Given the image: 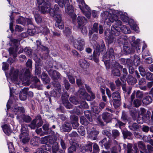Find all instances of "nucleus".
I'll return each mask as SVG.
<instances>
[{"label":"nucleus","mask_w":153,"mask_h":153,"mask_svg":"<svg viewBox=\"0 0 153 153\" xmlns=\"http://www.w3.org/2000/svg\"><path fill=\"white\" fill-rule=\"evenodd\" d=\"M101 16L104 20L105 23L110 26V22H115V23L111 27V33L115 36H118L120 34L121 30L120 27L122 24V22L118 20L117 15L109 13L107 11H103L101 14Z\"/></svg>","instance_id":"f257e3e1"},{"label":"nucleus","mask_w":153,"mask_h":153,"mask_svg":"<svg viewBox=\"0 0 153 153\" xmlns=\"http://www.w3.org/2000/svg\"><path fill=\"white\" fill-rule=\"evenodd\" d=\"M9 75L11 79L16 81L18 77L22 82L28 80L30 76V71L29 69H24L19 72L17 70H15L14 68H12Z\"/></svg>","instance_id":"f03ea898"},{"label":"nucleus","mask_w":153,"mask_h":153,"mask_svg":"<svg viewBox=\"0 0 153 153\" xmlns=\"http://www.w3.org/2000/svg\"><path fill=\"white\" fill-rule=\"evenodd\" d=\"M59 8L57 4H55L53 9L50 10L49 14L52 16L54 17L56 21L55 26L59 29H63L64 27L62 22V15L59 11Z\"/></svg>","instance_id":"7ed1b4c3"},{"label":"nucleus","mask_w":153,"mask_h":153,"mask_svg":"<svg viewBox=\"0 0 153 153\" xmlns=\"http://www.w3.org/2000/svg\"><path fill=\"white\" fill-rule=\"evenodd\" d=\"M50 1L51 0H45L44 2L43 3V4L40 6L39 8L41 13H49L50 10L53 8L50 9L51 6Z\"/></svg>","instance_id":"20e7f679"},{"label":"nucleus","mask_w":153,"mask_h":153,"mask_svg":"<svg viewBox=\"0 0 153 153\" xmlns=\"http://www.w3.org/2000/svg\"><path fill=\"white\" fill-rule=\"evenodd\" d=\"M85 44L84 39L80 38L75 39V42L74 43V47L80 51L83 50L85 47Z\"/></svg>","instance_id":"39448f33"},{"label":"nucleus","mask_w":153,"mask_h":153,"mask_svg":"<svg viewBox=\"0 0 153 153\" xmlns=\"http://www.w3.org/2000/svg\"><path fill=\"white\" fill-rule=\"evenodd\" d=\"M113 102V105L114 107L116 108L120 105L119 101L121 100V97L120 94L118 91L113 92L111 94Z\"/></svg>","instance_id":"423d86ee"},{"label":"nucleus","mask_w":153,"mask_h":153,"mask_svg":"<svg viewBox=\"0 0 153 153\" xmlns=\"http://www.w3.org/2000/svg\"><path fill=\"white\" fill-rule=\"evenodd\" d=\"M79 6L82 12L88 18H89L91 16V10L90 8L88 5L85 4V2L84 4L79 5Z\"/></svg>","instance_id":"0eeeda50"},{"label":"nucleus","mask_w":153,"mask_h":153,"mask_svg":"<svg viewBox=\"0 0 153 153\" xmlns=\"http://www.w3.org/2000/svg\"><path fill=\"white\" fill-rule=\"evenodd\" d=\"M78 94L80 97L83 99H86L88 101H90L91 100V96L85 91L84 88H80L78 91Z\"/></svg>","instance_id":"6e6552de"},{"label":"nucleus","mask_w":153,"mask_h":153,"mask_svg":"<svg viewBox=\"0 0 153 153\" xmlns=\"http://www.w3.org/2000/svg\"><path fill=\"white\" fill-rule=\"evenodd\" d=\"M88 133L89 134L90 137H93V139H96V137L99 134V132L96 130L93 127H90L88 126L87 128Z\"/></svg>","instance_id":"1a4fd4ad"},{"label":"nucleus","mask_w":153,"mask_h":153,"mask_svg":"<svg viewBox=\"0 0 153 153\" xmlns=\"http://www.w3.org/2000/svg\"><path fill=\"white\" fill-rule=\"evenodd\" d=\"M68 95L66 94L62 96V98L63 104L68 109H70L72 107V105L68 101Z\"/></svg>","instance_id":"9d476101"},{"label":"nucleus","mask_w":153,"mask_h":153,"mask_svg":"<svg viewBox=\"0 0 153 153\" xmlns=\"http://www.w3.org/2000/svg\"><path fill=\"white\" fill-rule=\"evenodd\" d=\"M48 74L53 80L61 79V75L58 71L55 70H50L48 71Z\"/></svg>","instance_id":"9b49d317"},{"label":"nucleus","mask_w":153,"mask_h":153,"mask_svg":"<svg viewBox=\"0 0 153 153\" xmlns=\"http://www.w3.org/2000/svg\"><path fill=\"white\" fill-rule=\"evenodd\" d=\"M65 12L69 15H70L74 12L73 6L69 5V0H65Z\"/></svg>","instance_id":"f8f14e48"},{"label":"nucleus","mask_w":153,"mask_h":153,"mask_svg":"<svg viewBox=\"0 0 153 153\" xmlns=\"http://www.w3.org/2000/svg\"><path fill=\"white\" fill-rule=\"evenodd\" d=\"M114 52L113 49L112 48H110L107 51L106 54L103 56V58L104 60L109 58L114 59Z\"/></svg>","instance_id":"ddd939ff"},{"label":"nucleus","mask_w":153,"mask_h":153,"mask_svg":"<svg viewBox=\"0 0 153 153\" xmlns=\"http://www.w3.org/2000/svg\"><path fill=\"white\" fill-rule=\"evenodd\" d=\"M17 118L19 120L20 123L21 122L20 119H22L24 122L27 123L30 122L32 120L31 117L30 116L25 115L24 113L22 114L21 115H17Z\"/></svg>","instance_id":"4468645a"},{"label":"nucleus","mask_w":153,"mask_h":153,"mask_svg":"<svg viewBox=\"0 0 153 153\" xmlns=\"http://www.w3.org/2000/svg\"><path fill=\"white\" fill-rule=\"evenodd\" d=\"M112 114L107 112L104 113L102 115L103 119L106 123L110 122L112 119Z\"/></svg>","instance_id":"2eb2a0df"},{"label":"nucleus","mask_w":153,"mask_h":153,"mask_svg":"<svg viewBox=\"0 0 153 153\" xmlns=\"http://www.w3.org/2000/svg\"><path fill=\"white\" fill-rule=\"evenodd\" d=\"M28 90V88H25L20 91L19 97L21 100H25L26 99V95Z\"/></svg>","instance_id":"dca6fc26"},{"label":"nucleus","mask_w":153,"mask_h":153,"mask_svg":"<svg viewBox=\"0 0 153 153\" xmlns=\"http://www.w3.org/2000/svg\"><path fill=\"white\" fill-rule=\"evenodd\" d=\"M118 15L123 22H129L130 20H129V18L128 17L127 14L126 13H123L120 11L118 12Z\"/></svg>","instance_id":"f3484780"},{"label":"nucleus","mask_w":153,"mask_h":153,"mask_svg":"<svg viewBox=\"0 0 153 153\" xmlns=\"http://www.w3.org/2000/svg\"><path fill=\"white\" fill-rule=\"evenodd\" d=\"M13 109L15 114H17V115L23 114L25 112L24 108L21 107L15 106L13 108Z\"/></svg>","instance_id":"a211bd4d"},{"label":"nucleus","mask_w":153,"mask_h":153,"mask_svg":"<svg viewBox=\"0 0 153 153\" xmlns=\"http://www.w3.org/2000/svg\"><path fill=\"white\" fill-rule=\"evenodd\" d=\"M79 64L80 66L83 69L88 68L89 66V63L84 59H80L79 61Z\"/></svg>","instance_id":"6ab92c4d"},{"label":"nucleus","mask_w":153,"mask_h":153,"mask_svg":"<svg viewBox=\"0 0 153 153\" xmlns=\"http://www.w3.org/2000/svg\"><path fill=\"white\" fill-rule=\"evenodd\" d=\"M62 128L64 131H69L72 129L71 125L69 123H66L62 125Z\"/></svg>","instance_id":"aec40b11"},{"label":"nucleus","mask_w":153,"mask_h":153,"mask_svg":"<svg viewBox=\"0 0 153 153\" xmlns=\"http://www.w3.org/2000/svg\"><path fill=\"white\" fill-rule=\"evenodd\" d=\"M41 78L44 83L45 84L49 83L50 81V79L48 77L47 74L44 72H42Z\"/></svg>","instance_id":"412c9836"},{"label":"nucleus","mask_w":153,"mask_h":153,"mask_svg":"<svg viewBox=\"0 0 153 153\" xmlns=\"http://www.w3.org/2000/svg\"><path fill=\"white\" fill-rule=\"evenodd\" d=\"M128 83L130 85H133L136 83V79L133 77L131 75H129L127 79Z\"/></svg>","instance_id":"4be33fe9"},{"label":"nucleus","mask_w":153,"mask_h":153,"mask_svg":"<svg viewBox=\"0 0 153 153\" xmlns=\"http://www.w3.org/2000/svg\"><path fill=\"white\" fill-rule=\"evenodd\" d=\"M77 22L79 26L80 27L84 23L87 22V20L83 16H78L77 18Z\"/></svg>","instance_id":"5701e85b"},{"label":"nucleus","mask_w":153,"mask_h":153,"mask_svg":"<svg viewBox=\"0 0 153 153\" xmlns=\"http://www.w3.org/2000/svg\"><path fill=\"white\" fill-rule=\"evenodd\" d=\"M120 134V132L117 129H114L111 132V136L114 139H117Z\"/></svg>","instance_id":"b1692460"},{"label":"nucleus","mask_w":153,"mask_h":153,"mask_svg":"<svg viewBox=\"0 0 153 153\" xmlns=\"http://www.w3.org/2000/svg\"><path fill=\"white\" fill-rule=\"evenodd\" d=\"M1 127L3 129L4 132L6 134L9 135L11 132V130L10 127L7 125L2 126Z\"/></svg>","instance_id":"393cba45"},{"label":"nucleus","mask_w":153,"mask_h":153,"mask_svg":"<svg viewBox=\"0 0 153 153\" xmlns=\"http://www.w3.org/2000/svg\"><path fill=\"white\" fill-rule=\"evenodd\" d=\"M152 100L151 97L148 96L143 99L142 101L143 104L147 105L151 103Z\"/></svg>","instance_id":"a878e982"},{"label":"nucleus","mask_w":153,"mask_h":153,"mask_svg":"<svg viewBox=\"0 0 153 153\" xmlns=\"http://www.w3.org/2000/svg\"><path fill=\"white\" fill-rule=\"evenodd\" d=\"M105 49V44L103 42H102L101 44V47L99 44L97 45L96 51L97 52H101L103 51Z\"/></svg>","instance_id":"bb28decb"},{"label":"nucleus","mask_w":153,"mask_h":153,"mask_svg":"<svg viewBox=\"0 0 153 153\" xmlns=\"http://www.w3.org/2000/svg\"><path fill=\"white\" fill-rule=\"evenodd\" d=\"M35 120H36V123H37L36 125V127H39L42 125L43 122L40 116L38 115L37 116Z\"/></svg>","instance_id":"cd10ccee"},{"label":"nucleus","mask_w":153,"mask_h":153,"mask_svg":"<svg viewBox=\"0 0 153 153\" xmlns=\"http://www.w3.org/2000/svg\"><path fill=\"white\" fill-rule=\"evenodd\" d=\"M121 151L120 145H119L113 147L111 149V153H118Z\"/></svg>","instance_id":"c85d7f7f"},{"label":"nucleus","mask_w":153,"mask_h":153,"mask_svg":"<svg viewBox=\"0 0 153 153\" xmlns=\"http://www.w3.org/2000/svg\"><path fill=\"white\" fill-rule=\"evenodd\" d=\"M85 116L87 119L91 122L93 121V119L92 117L90 111L86 110L84 111Z\"/></svg>","instance_id":"c756f323"},{"label":"nucleus","mask_w":153,"mask_h":153,"mask_svg":"<svg viewBox=\"0 0 153 153\" xmlns=\"http://www.w3.org/2000/svg\"><path fill=\"white\" fill-rule=\"evenodd\" d=\"M48 127V124H44L42 126L43 128L45 131V134H49L51 133V129L49 128Z\"/></svg>","instance_id":"7c9ffc66"},{"label":"nucleus","mask_w":153,"mask_h":153,"mask_svg":"<svg viewBox=\"0 0 153 153\" xmlns=\"http://www.w3.org/2000/svg\"><path fill=\"white\" fill-rule=\"evenodd\" d=\"M120 28L122 31L125 34H128L131 33V31L130 29L125 25L122 26L120 27Z\"/></svg>","instance_id":"2f4dec72"},{"label":"nucleus","mask_w":153,"mask_h":153,"mask_svg":"<svg viewBox=\"0 0 153 153\" xmlns=\"http://www.w3.org/2000/svg\"><path fill=\"white\" fill-rule=\"evenodd\" d=\"M122 133L124 139L126 138L129 139V137L131 136L132 134L131 132L127 131H122Z\"/></svg>","instance_id":"473e14b6"},{"label":"nucleus","mask_w":153,"mask_h":153,"mask_svg":"<svg viewBox=\"0 0 153 153\" xmlns=\"http://www.w3.org/2000/svg\"><path fill=\"white\" fill-rule=\"evenodd\" d=\"M107 42L109 44L115 43V39L113 35H111L108 36L107 38Z\"/></svg>","instance_id":"72a5a7b5"},{"label":"nucleus","mask_w":153,"mask_h":153,"mask_svg":"<svg viewBox=\"0 0 153 153\" xmlns=\"http://www.w3.org/2000/svg\"><path fill=\"white\" fill-rule=\"evenodd\" d=\"M17 50L16 48L14 49L12 48H10L9 49V52L10 55H12L14 58L16 57V52Z\"/></svg>","instance_id":"f704fd0d"},{"label":"nucleus","mask_w":153,"mask_h":153,"mask_svg":"<svg viewBox=\"0 0 153 153\" xmlns=\"http://www.w3.org/2000/svg\"><path fill=\"white\" fill-rule=\"evenodd\" d=\"M22 136L21 135H19V138L21 139L22 142L24 144H25L28 143L30 139L29 137H24L23 136Z\"/></svg>","instance_id":"c9c22d12"},{"label":"nucleus","mask_w":153,"mask_h":153,"mask_svg":"<svg viewBox=\"0 0 153 153\" xmlns=\"http://www.w3.org/2000/svg\"><path fill=\"white\" fill-rule=\"evenodd\" d=\"M78 131L81 136H83L85 134L84 128L82 126H80L78 129Z\"/></svg>","instance_id":"e433bc0d"},{"label":"nucleus","mask_w":153,"mask_h":153,"mask_svg":"<svg viewBox=\"0 0 153 153\" xmlns=\"http://www.w3.org/2000/svg\"><path fill=\"white\" fill-rule=\"evenodd\" d=\"M142 103L141 101L138 99H136L133 102V105L136 107H138L140 106Z\"/></svg>","instance_id":"4c0bfd02"},{"label":"nucleus","mask_w":153,"mask_h":153,"mask_svg":"<svg viewBox=\"0 0 153 153\" xmlns=\"http://www.w3.org/2000/svg\"><path fill=\"white\" fill-rule=\"evenodd\" d=\"M123 50L127 54L133 53L134 52V50H130V48L128 46H123Z\"/></svg>","instance_id":"58836bf2"},{"label":"nucleus","mask_w":153,"mask_h":153,"mask_svg":"<svg viewBox=\"0 0 153 153\" xmlns=\"http://www.w3.org/2000/svg\"><path fill=\"white\" fill-rule=\"evenodd\" d=\"M133 22V21L132 20H130L129 22H128L129 24L131 26V29L136 31H138V27L137 25L136 24H134L133 23L131 24L130 22Z\"/></svg>","instance_id":"ea45409f"},{"label":"nucleus","mask_w":153,"mask_h":153,"mask_svg":"<svg viewBox=\"0 0 153 153\" xmlns=\"http://www.w3.org/2000/svg\"><path fill=\"white\" fill-rule=\"evenodd\" d=\"M8 147L10 153H14V148L12 142H9L8 144Z\"/></svg>","instance_id":"a19ab883"},{"label":"nucleus","mask_w":153,"mask_h":153,"mask_svg":"<svg viewBox=\"0 0 153 153\" xmlns=\"http://www.w3.org/2000/svg\"><path fill=\"white\" fill-rule=\"evenodd\" d=\"M112 74L115 76H119L120 75V71L118 69L115 68L112 71Z\"/></svg>","instance_id":"79ce46f5"},{"label":"nucleus","mask_w":153,"mask_h":153,"mask_svg":"<svg viewBox=\"0 0 153 153\" xmlns=\"http://www.w3.org/2000/svg\"><path fill=\"white\" fill-rule=\"evenodd\" d=\"M80 104V105L79 106V107L81 108H87L88 107L87 104L85 101L81 102Z\"/></svg>","instance_id":"37998d69"},{"label":"nucleus","mask_w":153,"mask_h":153,"mask_svg":"<svg viewBox=\"0 0 153 153\" xmlns=\"http://www.w3.org/2000/svg\"><path fill=\"white\" fill-rule=\"evenodd\" d=\"M92 143L88 141L87 144L85 146L87 151H91L92 150Z\"/></svg>","instance_id":"c03bdc74"},{"label":"nucleus","mask_w":153,"mask_h":153,"mask_svg":"<svg viewBox=\"0 0 153 153\" xmlns=\"http://www.w3.org/2000/svg\"><path fill=\"white\" fill-rule=\"evenodd\" d=\"M69 100L71 102L75 105H77L79 103V101L77 98L75 97H70Z\"/></svg>","instance_id":"a18cd8bd"},{"label":"nucleus","mask_w":153,"mask_h":153,"mask_svg":"<svg viewBox=\"0 0 153 153\" xmlns=\"http://www.w3.org/2000/svg\"><path fill=\"white\" fill-rule=\"evenodd\" d=\"M80 122L82 125H87L88 124V122L83 116H82L80 117Z\"/></svg>","instance_id":"49530a36"},{"label":"nucleus","mask_w":153,"mask_h":153,"mask_svg":"<svg viewBox=\"0 0 153 153\" xmlns=\"http://www.w3.org/2000/svg\"><path fill=\"white\" fill-rule=\"evenodd\" d=\"M36 120L35 119L33 120L31 122L30 124L28 125V126L30 127L31 129H34L36 127Z\"/></svg>","instance_id":"de8ad7c7"},{"label":"nucleus","mask_w":153,"mask_h":153,"mask_svg":"<svg viewBox=\"0 0 153 153\" xmlns=\"http://www.w3.org/2000/svg\"><path fill=\"white\" fill-rule=\"evenodd\" d=\"M52 149L53 153H56V152L58 150L59 147L57 142L55 143L52 146Z\"/></svg>","instance_id":"09e8293b"},{"label":"nucleus","mask_w":153,"mask_h":153,"mask_svg":"<svg viewBox=\"0 0 153 153\" xmlns=\"http://www.w3.org/2000/svg\"><path fill=\"white\" fill-rule=\"evenodd\" d=\"M64 33L67 37L69 36L71 34V31L69 27H65L64 30Z\"/></svg>","instance_id":"8fccbe9b"},{"label":"nucleus","mask_w":153,"mask_h":153,"mask_svg":"<svg viewBox=\"0 0 153 153\" xmlns=\"http://www.w3.org/2000/svg\"><path fill=\"white\" fill-rule=\"evenodd\" d=\"M21 132H29L27 126L26 125H22V127L21 129Z\"/></svg>","instance_id":"3c124183"},{"label":"nucleus","mask_w":153,"mask_h":153,"mask_svg":"<svg viewBox=\"0 0 153 153\" xmlns=\"http://www.w3.org/2000/svg\"><path fill=\"white\" fill-rule=\"evenodd\" d=\"M139 125L135 123H134L132 126H129L130 129L133 131L139 128Z\"/></svg>","instance_id":"603ef678"},{"label":"nucleus","mask_w":153,"mask_h":153,"mask_svg":"<svg viewBox=\"0 0 153 153\" xmlns=\"http://www.w3.org/2000/svg\"><path fill=\"white\" fill-rule=\"evenodd\" d=\"M146 76L147 79L149 80H153V74L149 72H148L146 74Z\"/></svg>","instance_id":"864d4df0"},{"label":"nucleus","mask_w":153,"mask_h":153,"mask_svg":"<svg viewBox=\"0 0 153 153\" xmlns=\"http://www.w3.org/2000/svg\"><path fill=\"white\" fill-rule=\"evenodd\" d=\"M55 1L58 3L59 6L63 7L65 4V0H55Z\"/></svg>","instance_id":"5fc2aeb1"},{"label":"nucleus","mask_w":153,"mask_h":153,"mask_svg":"<svg viewBox=\"0 0 153 153\" xmlns=\"http://www.w3.org/2000/svg\"><path fill=\"white\" fill-rule=\"evenodd\" d=\"M121 119L124 122H126L128 120L127 116L124 112H123Z\"/></svg>","instance_id":"6e6d98bb"},{"label":"nucleus","mask_w":153,"mask_h":153,"mask_svg":"<svg viewBox=\"0 0 153 153\" xmlns=\"http://www.w3.org/2000/svg\"><path fill=\"white\" fill-rule=\"evenodd\" d=\"M130 153H139V151L138 149L137 144H134L133 149L130 152Z\"/></svg>","instance_id":"4d7b16f0"},{"label":"nucleus","mask_w":153,"mask_h":153,"mask_svg":"<svg viewBox=\"0 0 153 153\" xmlns=\"http://www.w3.org/2000/svg\"><path fill=\"white\" fill-rule=\"evenodd\" d=\"M76 150V147L74 145H72L68 149V153H73Z\"/></svg>","instance_id":"13d9d810"},{"label":"nucleus","mask_w":153,"mask_h":153,"mask_svg":"<svg viewBox=\"0 0 153 153\" xmlns=\"http://www.w3.org/2000/svg\"><path fill=\"white\" fill-rule=\"evenodd\" d=\"M34 17L36 22L37 23L40 22L42 21L41 17L38 14H34Z\"/></svg>","instance_id":"bf43d9fd"},{"label":"nucleus","mask_w":153,"mask_h":153,"mask_svg":"<svg viewBox=\"0 0 153 153\" xmlns=\"http://www.w3.org/2000/svg\"><path fill=\"white\" fill-rule=\"evenodd\" d=\"M139 69L141 75L143 76L146 75V72L145 71L144 69L142 66H140L139 68Z\"/></svg>","instance_id":"052dcab7"},{"label":"nucleus","mask_w":153,"mask_h":153,"mask_svg":"<svg viewBox=\"0 0 153 153\" xmlns=\"http://www.w3.org/2000/svg\"><path fill=\"white\" fill-rule=\"evenodd\" d=\"M123 60L126 62V64L129 66H131L133 64L132 60L130 59H123Z\"/></svg>","instance_id":"680f3d73"},{"label":"nucleus","mask_w":153,"mask_h":153,"mask_svg":"<svg viewBox=\"0 0 153 153\" xmlns=\"http://www.w3.org/2000/svg\"><path fill=\"white\" fill-rule=\"evenodd\" d=\"M103 61L104 62L105 64L106 67V68L107 69H109L110 67V60L107 59L104 60L103 59Z\"/></svg>","instance_id":"e2e57ef3"},{"label":"nucleus","mask_w":153,"mask_h":153,"mask_svg":"<svg viewBox=\"0 0 153 153\" xmlns=\"http://www.w3.org/2000/svg\"><path fill=\"white\" fill-rule=\"evenodd\" d=\"M93 151L99 153L100 151V149L98 145L96 143H94L93 145Z\"/></svg>","instance_id":"0e129e2a"},{"label":"nucleus","mask_w":153,"mask_h":153,"mask_svg":"<svg viewBox=\"0 0 153 153\" xmlns=\"http://www.w3.org/2000/svg\"><path fill=\"white\" fill-rule=\"evenodd\" d=\"M48 140V137L47 136H45L41 139V143L42 144H46L47 143Z\"/></svg>","instance_id":"69168bd1"},{"label":"nucleus","mask_w":153,"mask_h":153,"mask_svg":"<svg viewBox=\"0 0 153 153\" xmlns=\"http://www.w3.org/2000/svg\"><path fill=\"white\" fill-rule=\"evenodd\" d=\"M102 133L107 136L108 137L111 135L110 131L109 130H105L102 131Z\"/></svg>","instance_id":"338daca9"},{"label":"nucleus","mask_w":153,"mask_h":153,"mask_svg":"<svg viewBox=\"0 0 153 153\" xmlns=\"http://www.w3.org/2000/svg\"><path fill=\"white\" fill-rule=\"evenodd\" d=\"M81 31L84 35H86L87 33V30L86 28L84 26H82L81 28Z\"/></svg>","instance_id":"774afa93"}]
</instances>
